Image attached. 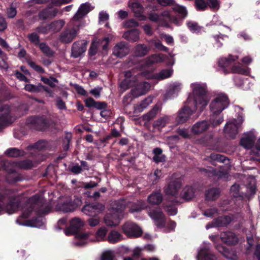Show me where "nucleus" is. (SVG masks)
<instances>
[{"mask_svg":"<svg viewBox=\"0 0 260 260\" xmlns=\"http://www.w3.org/2000/svg\"><path fill=\"white\" fill-rule=\"evenodd\" d=\"M193 96H189L187 101V105L178 112L176 121L178 123H183L187 121L192 113L198 108L202 109L208 103L207 95V90L205 84L194 83L191 84Z\"/></svg>","mask_w":260,"mask_h":260,"instance_id":"1","label":"nucleus"},{"mask_svg":"<svg viewBox=\"0 0 260 260\" xmlns=\"http://www.w3.org/2000/svg\"><path fill=\"white\" fill-rule=\"evenodd\" d=\"M34 199H30L26 203L25 206L22 208V215L20 218L17 220V222L19 225L31 226L32 228H39L45 225V220L42 216H38V217L32 219L31 220L22 221L23 218L28 217L30 213L32 211L36 204L32 205V203Z\"/></svg>","mask_w":260,"mask_h":260,"instance_id":"2","label":"nucleus"},{"mask_svg":"<svg viewBox=\"0 0 260 260\" xmlns=\"http://www.w3.org/2000/svg\"><path fill=\"white\" fill-rule=\"evenodd\" d=\"M125 207L126 204L124 201L114 202L111 209L108 210L109 212L104 217L105 223L108 226L118 225Z\"/></svg>","mask_w":260,"mask_h":260,"instance_id":"3","label":"nucleus"},{"mask_svg":"<svg viewBox=\"0 0 260 260\" xmlns=\"http://www.w3.org/2000/svg\"><path fill=\"white\" fill-rule=\"evenodd\" d=\"M9 165L16 166L22 169H28L32 166V162L28 160L13 163V164L6 162L5 165V169L9 172V174L7 176V180L10 183L21 180V177L15 171L7 168V166Z\"/></svg>","mask_w":260,"mask_h":260,"instance_id":"4","label":"nucleus"},{"mask_svg":"<svg viewBox=\"0 0 260 260\" xmlns=\"http://www.w3.org/2000/svg\"><path fill=\"white\" fill-rule=\"evenodd\" d=\"M229 104V99L224 93H219L215 95L210 104V109L214 114L221 113L228 107Z\"/></svg>","mask_w":260,"mask_h":260,"instance_id":"5","label":"nucleus"},{"mask_svg":"<svg viewBox=\"0 0 260 260\" xmlns=\"http://www.w3.org/2000/svg\"><path fill=\"white\" fill-rule=\"evenodd\" d=\"M6 199V197L0 193V214L4 211L9 214H12L18 209L19 201L18 199L16 198H13L5 205Z\"/></svg>","mask_w":260,"mask_h":260,"instance_id":"6","label":"nucleus"},{"mask_svg":"<svg viewBox=\"0 0 260 260\" xmlns=\"http://www.w3.org/2000/svg\"><path fill=\"white\" fill-rule=\"evenodd\" d=\"M63 232L67 236L74 235L78 241L75 242L77 246H83L86 244L85 240L88 238L89 233L83 232L81 229H63Z\"/></svg>","mask_w":260,"mask_h":260,"instance_id":"7","label":"nucleus"},{"mask_svg":"<svg viewBox=\"0 0 260 260\" xmlns=\"http://www.w3.org/2000/svg\"><path fill=\"white\" fill-rule=\"evenodd\" d=\"M243 121L242 118L240 117L238 120L233 119L228 122L224 129L226 136L233 139L234 138L238 133Z\"/></svg>","mask_w":260,"mask_h":260,"instance_id":"8","label":"nucleus"},{"mask_svg":"<svg viewBox=\"0 0 260 260\" xmlns=\"http://www.w3.org/2000/svg\"><path fill=\"white\" fill-rule=\"evenodd\" d=\"M26 123L30 127L43 130L50 126L49 121L43 116L30 117L27 119Z\"/></svg>","mask_w":260,"mask_h":260,"instance_id":"9","label":"nucleus"},{"mask_svg":"<svg viewBox=\"0 0 260 260\" xmlns=\"http://www.w3.org/2000/svg\"><path fill=\"white\" fill-rule=\"evenodd\" d=\"M82 204V202L80 198H75L73 201L68 198L62 203L58 204V208L63 212H69L74 211Z\"/></svg>","mask_w":260,"mask_h":260,"instance_id":"10","label":"nucleus"},{"mask_svg":"<svg viewBox=\"0 0 260 260\" xmlns=\"http://www.w3.org/2000/svg\"><path fill=\"white\" fill-rule=\"evenodd\" d=\"M94 8L90 4L86 3L82 4L79 7L77 12L74 16L73 18L69 22V25L72 26L76 24V23H78L77 21L80 20L84 17L88 13L91 11Z\"/></svg>","mask_w":260,"mask_h":260,"instance_id":"11","label":"nucleus"},{"mask_svg":"<svg viewBox=\"0 0 260 260\" xmlns=\"http://www.w3.org/2000/svg\"><path fill=\"white\" fill-rule=\"evenodd\" d=\"M181 185V182L179 180L170 181L164 189L166 194L170 198H176L179 195Z\"/></svg>","mask_w":260,"mask_h":260,"instance_id":"12","label":"nucleus"},{"mask_svg":"<svg viewBox=\"0 0 260 260\" xmlns=\"http://www.w3.org/2000/svg\"><path fill=\"white\" fill-rule=\"evenodd\" d=\"M149 216L157 226H164L166 221L165 215L159 208H154L148 211Z\"/></svg>","mask_w":260,"mask_h":260,"instance_id":"13","label":"nucleus"},{"mask_svg":"<svg viewBox=\"0 0 260 260\" xmlns=\"http://www.w3.org/2000/svg\"><path fill=\"white\" fill-rule=\"evenodd\" d=\"M235 221V216L233 214L219 217L213 221L212 225H207L206 228H219L229 225Z\"/></svg>","mask_w":260,"mask_h":260,"instance_id":"14","label":"nucleus"},{"mask_svg":"<svg viewBox=\"0 0 260 260\" xmlns=\"http://www.w3.org/2000/svg\"><path fill=\"white\" fill-rule=\"evenodd\" d=\"M238 56L229 55L228 57L221 58L218 61L219 67L221 68L220 70L224 74L230 73L231 69L230 67L233 62L238 59Z\"/></svg>","mask_w":260,"mask_h":260,"instance_id":"15","label":"nucleus"},{"mask_svg":"<svg viewBox=\"0 0 260 260\" xmlns=\"http://www.w3.org/2000/svg\"><path fill=\"white\" fill-rule=\"evenodd\" d=\"M125 78L120 84V88L122 91H124L130 87L135 85L138 79V76H133L130 71L125 72Z\"/></svg>","mask_w":260,"mask_h":260,"instance_id":"16","label":"nucleus"},{"mask_svg":"<svg viewBox=\"0 0 260 260\" xmlns=\"http://www.w3.org/2000/svg\"><path fill=\"white\" fill-rule=\"evenodd\" d=\"M256 136L253 131L245 133L240 141V144L246 149H252L254 147Z\"/></svg>","mask_w":260,"mask_h":260,"instance_id":"17","label":"nucleus"},{"mask_svg":"<svg viewBox=\"0 0 260 260\" xmlns=\"http://www.w3.org/2000/svg\"><path fill=\"white\" fill-rule=\"evenodd\" d=\"M76 25L78 26L77 23H76ZM74 26H75V25L71 26L69 24L68 26L69 27H71V28H69L66 29L61 34L60 36V40L62 42L65 43H70L75 38L78 33L79 29L75 28Z\"/></svg>","mask_w":260,"mask_h":260,"instance_id":"18","label":"nucleus"},{"mask_svg":"<svg viewBox=\"0 0 260 260\" xmlns=\"http://www.w3.org/2000/svg\"><path fill=\"white\" fill-rule=\"evenodd\" d=\"M105 209V206L101 204H88L84 206L82 211L89 216H95L101 213Z\"/></svg>","mask_w":260,"mask_h":260,"instance_id":"19","label":"nucleus"},{"mask_svg":"<svg viewBox=\"0 0 260 260\" xmlns=\"http://www.w3.org/2000/svg\"><path fill=\"white\" fill-rule=\"evenodd\" d=\"M87 42L83 40L74 42L72 48V56L77 58L84 53L87 48Z\"/></svg>","mask_w":260,"mask_h":260,"instance_id":"20","label":"nucleus"},{"mask_svg":"<svg viewBox=\"0 0 260 260\" xmlns=\"http://www.w3.org/2000/svg\"><path fill=\"white\" fill-rule=\"evenodd\" d=\"M173 73L172 69H166L161 70L159 73L153 75L151 73L143 72L139 76H142L148 79L155 78L158 80H163L171 76Z\"/></svg>","mask_w":260,"mask_h":260,"instance_id":"21","label":"nucleus"},{"mask_svg":"<svg viewBox=\"0 0 260 260\" xmlns=\"http://www.w3.org/2000/svg\"><path fill=\"white\" fill-rule=\"evenodd\" d=\"M161 16L162 18V22H161L162 25L168 26V22L172 23L177 26H179L181 24V20L172 15L169 10H165L162 12L161 13Z\"/></svg>","mask_w":260,"mask_h":260,"instance_id":"22","label":"nucleus"},{"mask_svg":"<svg viewBox=\"0 0 260 260\" xmlns=\"http://www.w3.org/2000/svg\"><path fill=\"white\" fill-rule=\"evenodd\" d=\"M129 52V49L124 42L117 43L113 48V54L117 57H122Z\"/></svg>","mask_w":260,"mask_h":260,"instance_id":"23","label":"nucleus"},{"mask_svg":"<svg viewBox=\"0 0 260 260\" xmlns=\"http://www.w3.org/2000/svg\"><path fill=\"white\" fill-rule=\"evenodd\" d=\"M150 88L149 83L144 82L137 84V86L131 90L132 95L136 98L144 94Z\"/></svg>","mask_w":260,"mask_h":260,"instance_id":"24","label":"nucleus"},{"mask_svg":"<svg viewBox=\"0 0 260 260\" xmlns=\"http://www.w3.org/2000/svg\"><path fill=\"white\" fill-rule=\"evenodd\" d=\"M221 241L228 245H235L238 242V238L233 232L226 231L220 235Z\"/></svg>","mask_w":260,"mask_h":260,"instance_id":"25","label":"nucleus"},{"mask_svg":"<svg viewBox=\"0 0 260 260\" xmlns=\"http://www.w3.org/2000/svg\"><path fill=\"white\" fill-rule=\"evenodd\" d=\"M129 7L135 13L136 17L139 18L140 20H143L146 19V17L143 14L144 12V8L143 6L138 3H129Z\"/></svg>","mask_w":260,"mask_h":260,"instance_id":"26","label":"nucleus"},{"mask_svg":"<svg viewBox=\"0 0 260 260\" xmlns=\"http://www.w3.org/2000/svg\"><path fill=\"white\" fill-rule=\"evenodd\" d=\"M209 128V124L206 121H200L196 123L191 127V132L194 135L200 134L207 131Z\"/></svg>","mask_w":260,"mask_h":260,"instance_id":"27","label":"nucleus"},{"mask_svg":"<svg viewBox=\"0 0 260 260\" xmlns=\"http://www.w3.org/2000/svg\"><path fill=\"white\" fill-rule=\"evenodd\" d=\"M198 256L202 260H216V256L212 254L207 247L202 248L198 253Z\"/></svg>","mask_w":260,"mask_h":260,"instance_id":"28","label":"nucleus"},{"mask_svg":"<svg viewBox=\"0 0 260 260\" xmlns=\"http://www.w3.org/2000/svg\"><path fill=\"white\" fill-rule=\"evenodd\" d=\"M58 11L56 9L48 8L39 13V17L42 19L52 18L56 16Z\"/></svg>","mask_w":260,"mask_h":260,"instance_id":"29","label":"nucleus"},{"mask_svg":"<svg viewBox=\"0 0 260 260\" xmlns=\"http://www.w3.org/2000/svg\"><path fill=\"white\" fill-rule=\"evenodd\" d=\"M123 233L130 238H137L142 236V229H122Z\"/></svg>","mask_w":260,"mask_h":260,"instance_id":"30","label":"nucleus"},{"mask_svg":"<svg viewBox=\"0 0 260 260\" xmlns=\"http://www.w3.org/2000/svg\"><path fill=\"white\" fill-rule=\"evenodd\" d=\"M140 32L138 29H133L125 32L123 37L131 42H137L139 40Z\"/></svg>","mask_w":260,"mask_h":260,"instance_id":"31","label":"nucleus"},{"mask_svg":"<svg viewBox=\"0 0 260 260\" xmlns=\"http://www.w3.org/2000/svg\"><path fill=\"white\" fill-rule=\"evenodd\" d=\"M149 50V48L146 45L139 44L135 47L134 53L137 56L142 57L146 55Z\"/></svg>","mask_w":260,"mask_h":260,"instance_id":"32","label":"nucleus"},{"mask_svg":"<svg viewBox=\"0 0 260 260\" xmlns=\"http://www.w3.org/2000/svg\"><path fill=\"white\" fill-rule=\"evenodd\" d=\"M146 208L145 203L142 201L133 203L129 206V211L132 213H139Z\"/></svg>","mask_w":260,"mask_h":260,"instance_id":"33","label":"nucleus"},{"mask_svg":"<svg viewBox=\"0 0 260 260\" xmlns=\"http://www.w3.org/2000/svg\"><path fill=\"white\" fill-rule=\"evenodd\" d=\"M153 101L152 96H148L144 100L141 102L139 104L137 105L135 107V110L136 112H141L145 109H146L151 103H152Z\"/></svg>","mask_w":260,"mask_h":260,"instance_id":"34","label":"nucleus"},{"mask_svg":"<svg viewBox=\"0 0 260 260\" xmlns=\"http://www.w3.org/2000/svg\"><path fill=\"white\" fill-rule=\"evenodd\" d=\"M164 55L162 54H153L146 59V64L150 66L154 63H160L164 60Z\"/></svg>","mask_w":260,"mask_h":260,"instance_id":"35","label":"nucleus"},{"mask_svg":"<svg viewBox=\"0 0 260 260\" xmlns=\"http://www.w3.org/2000/svg\"><path fill=\"white\" fill-rule=\"evenodd\" d=\"M172 8L175 12L179 14L180 17V19H179V20L183 19L186 17L187 15V11L184 6L176 4L174 5Z\"/></svg>","mask_w":260,"mask_h":260,"instance_id":"36","label":"nucleus"},{"mask_svg":"<svg viewBox=\"0 0 260 260\" xmlns=\"http://www.w3.org/2000/svg\"><path fill=\"white\" fill-rule=\"evenodd\" d=\"M122 236L118 232L114 230L111 231L108 236V241L110 243L114 244L122 239Z\"/></svg>","mask_w":260,"mask_h":260,"instance_id":"37","label":"nucleus"},{"mask_svg":"<svg viewBox=\"0 0 260 260\" xmlns=\"http://www.w3.org/2000/svg\"><path fill=\"white\" fill-rule=\"evenodd\" d=\"M158 111V107L157 106H155L151 110H150L149 112L144 114L142 118L144 121L145 122H147L150 120L153 119L156 115L157 112Z\"/></svg>","mask_w":260,"mask_h":260,"instance_id":"38","label":"nucleus"},{"mask_svg":"<svg viewBox=\"0 0 260 260\" xmlns=\"http://www.w3.org/2000/svg\"><path fill=\"white\" fill-rule=\"evenodd\" d=\"M194 195L193 189L190 186L185 187L181 194V197L186 200H189L191 199Z\"/></svg>","mask_w":260,"mask_h":260,"instance_id":"39","label":"nucleus"},{"mask_svg":"<svg viewBox=\"0 0 260 260\" xmlns=\"http://www.w3.org/2000/svg\"><path fill=\"white\" fill-rule=\"evenodd\" d=\"M219 190L217 188H212L208 190L206 193V199L208 201H213L217 199L219 196Z\"/></svg>","mask_w":260,"mask_h":260,"instance_id":"40","label":"nucleus"},{"mask_svg":"<svg viewBox=\"0 0 260 260\" xmlns=\"http://www.w3.org/2000/svg\"><path fill=\"white\" fill-rule=\"evenodd\" d=\"M64 24V21L63 20H59L53 22L48 25L50 31L53 32H56L59 31Z\"/></svg>","mask_w":260,"mask_h":260,"instance_id":"41","label":"nucleus"},{"mask_svg":"<svg viewBox=\"0 0 260 260\" xmlns=\"http://www.w3.org/2000/svg\"><path fill=\"white\" fill-rule=\"evenodd\" d=\"M8 107L4 106L3 109L0 111L2 114H0V128L7 123L8 117L9 114Z\"/></svg>","mask_w":260,"mask_h":260,"instance_id":"42","label":"nucleus"},{"mask_svg":"<svg viewBox=\"0 0 260 260\" xmlns=\"http://www.w3.org/2000/svg\"><path fill=\"white\" fill-rule=\"evenodd\" d=\"M148 200L152 204H158L162 201V196L160 192H154L148 197Z\"/></svg>","mask_w":260,"mask_h":260,"instance_id":"43","label":"nucleus"},{"mask_svg":"<svg viewBox=\"0 0 260 260\" xmlns=\"http://www.w3.org/2000/svg\"><path fill=\"white\" fill-rule=\"evenodd\" d=\"M230 72L247 75L249 73V70L242 66H234L231 68Z\"/></svg>","mask_w":260,"mask_h":260,"instance_id":"44","label":"nucleus"},{"mask_svg":"<svg viewBox=\"0 0 260 260\" xmlns=\"http://www.w3.org/2000/svg\"><path fill=\"white\" fill-rule=\"evenodd\" d=\"M170 120V118L169 116H164L155 121L153 123V126L158 128L164 127Z\"/></svg>","mask_w":260,"mask_h":260,"instance_id":"45","label":"nucleus"},{"mask_svg":"<svg viewBox=\"0 0 260 260\" xmlns=\"http://www.w3.org/2000/svg\"><path fill=\"white\" fill-rule=\"evenodd\" d=\"M70 228H82L85 225V223L82 219L75 217L70 221Z\"/></svg>","mask_w":260,"mask_h":260,"instance_id":"46","label":"nucleus"},{"mask_svg":"<svg viewBox=\"0 0 260 260\" xmlns=\"http://www.w3.org/2000/svg\"><path fill=\"white\" fill-rule=\"evenodd\" d=\"M6 153L7 155L10 157H18L24 155V152L22 150H19L15 148H10L8 149Z\"/></svg>","mask_w":260,"mask_h":260,"instance_id":"47","label":"nucleus"},{"mask_svg":"<svg viewBox=\"0 0 260 260\" xmlns=\"http://www.w3.org/2000/svg\"><path fill=\"white\" fill-rule=\"evenodd\" d=\"M100 46V40H94L90 47L88 53L90 56H93L96 54L98 52V48Z\"/></svg>","mask_w":260,"mask_h":260,"instance_id":"48","label":"nucleus"},{"mask_svg":"<svg viewBox=\"0 0 260 260\" xmlns=\"http://www.w3.org/2000/svg\"><path fill=\"white\" fill-rule=\"evenodd\" d=\"M42 87H43V86L41 84H38L37 86L32 84H26L25 86L24 89L29 92H38L41 90Z\"/></svg>","mask_w":260,"mask_h":260,"instance_id":"49","label":"nucleus"},{"mask_svg":"<svg viewBox=\"0 0 260 260\" xmlns=\"http://www.w3.org/2000/svg\"><path fill=\"white\" fill-rule=\"evenodd\" d=\"M41 80L45 84H46L52 87L55 86V83L58 82L57 79L53 77H50L49 78H47L44 77H41Z\"/></svg>","mask_w":260,"mask_h":260,"instance_id":"50","label":"nucleus"},{"mask_svg":"<svg viewBox=\"0 0 260 260\" xmlns=\"http://www.w3.org/2000/svg\"><path fill=\"white\" fill-rule=\"evenodd\" d=\"M230 193L234 197H238L241 196L240 193V186L239 184H234L230 189Z\"/></svg>","mask_w":260,"mask_h":260,"instance_id":"51","label":"nucleus"},{"mask_svg":"<svg viewBox=\"0 0 260 260\" xmlns=\"http://www.w3.org/2000/svg\"><path fill=\"white\" fill-rule=\"evenodd\" d=\"M195 5L197 9L201 11L205 10L208 6V3L205 0H196Z\"/></svg>","mask_w":260,"mask_h":260,"instance_id":"52","label":"nucleus"},{"mask_svg":"<svg viewBox=\"0 0 260 260\" xmlns=\"http://www.w3.org/2000/svg\"><path fill=\"white\" fill-rule=\"evenodd\" d=\"M115 255L112 251H106L101 256V260H114Z\"/></svg>","mask_w":260,"mask_h":260,"instance_id":"53","label":"nucleus"},{"mask_svg":"<svg viewBox=\"0 0 260 260\" xmlns=\"http://www.w3.org/2000/svg\"><path fill=\"white\" fill-rule=\"evenodd\" d=\"M39 46L41 51L46 55L51 56L53 54V52L46 44L41 43Z\"/></svg>","mask_w":260,"mask_h":260,"instance_id":"54","label":"nucleus"},{"mask_svg":"<svg viewBox=\"0 0 260 260\" xmlns=\"http://www.w3.org/2000/svg\"><path fill=\"white\" fill-rule=\"evenodd\" d=\"M29 40L35 45H38L39 43V37L35 32L31 33L28 35Z\"/></svg>","mask_w":260,"mask_h":260,"instance_id":"55","label":"nucleus"},{"mask_svg":"<svg viewBox=\"0 0 260 260\" xmlns=\"http://www.w3.org/2000/svg\"><path fill=\"white\" fill-rule=\"evenodd\" d=\"M208 6L214 10H217L219 8V2L217 0H208Z\"/></svg>","mask_w":260,"mask_h":260,"instance_id":"56","label":"nucleus"},{"mask_svg":"<svg viewBox=\"0 0 260 260\" xmlns=\"http://www.w3.org/2000/svg\"><path fill=\"white\" fill-rule=\"evenodd\" d=\"M216 249L224 256L228 257V254L229 253V249L226 247L221 244H218L216 246Z\"/></svg>","mask_w":260,"mask_h":260,"instance_id":"57","label":"nucleus"},{"mask_svg":"<svg viewBox=\"0 0 260 260\" xmlns=\"http://www.w3.org/2000/svg\"><path fill=\"white\" fill-rule=\"evenodd\" d=\"M149 19L152 21L159 22L161 24L162 22V18H161V14L158 15L156 13H151L149 15Z\"/></svg>","mask_w":260,"mask_h":260,"instance_id":"58","label":"nucleus"},{"mask_svg":"<svg viewBox=\"0 0 260 260\" xmlns=\"http://www.w3.org/2000/svg\"><path fill=\"white\" fill-rule=\"evenodd\" d=\"M211 160L223 162L225 160V157L219 154H211L210 156Z\"/></svg>","mask_w":260,"mask_h":260,"instance_id":"59","label":"nucleus"},{"mask_svg":"<svg viewBox=\"0 0 260 260\" xmlns=\"http://www.w3.org/2000/svg\"><path fill=\"white\" fill-rule=\"evenodd\" d=\"M187 25L189 29L193 32L198 31L200 29V26L196 22H188L187 23Z\"/></svg>","mask_w":260,"mask_h":260,"instance_id":"60","label":"nucleus"},{"mask_svg":"<svg viewBox=\"0 0 260 260\" xmlns=\"http://www.w3.org/2000/svg\"><path fill=\"white\" fill-rule=\"evenodd\" d=\"M180 89V84L179 83L174 84L170 88L168 94L169 95L173 94L175 93H177Z\"/></svg>","mask_w":260,"mask_h":260,"instance_id":"61","label":"nucleus"},{"mask_svg":"<svg viewBox=\"0 0 260 260\" xmlns=\"http://www.w3.org/2000/svg\"><path fill=\"white\" fill-rule=\"evenodd\" d=\"M107 233V229H99L96 233V238L102 239L105 238Z\"/></svg>","mask_w":260,"mask_h":260,"instance_id":"62","label":"nucleus"},{"mask_svg":"<svg viewBox=\"0 0 260 260\" xmlns=\"http://www.w3.org/2000/svg\"><path fill=\"white\" fill-rule=\"evenodd\" d=\"M7 14L8 18H13L16 16L17 11L14 7L11 6L9 8L7 9Z\"/></svg>","mask_w":260,"mask_h":260,"instance_id":"63","label":"nucleus"},{"mask_svg":"<svg viewBox=\"0 0 260 260\" xmlns=\"http://www.w3.org/2000/svg\"><path fill=\"white\" fill-rule=\"evenodd\" d=\"M260 152V138L257 140L252 150V153L255 155H258Z\"/></svg>","mask_w":260,"mask_h":260,"instance_id":"64","label":"nucleus"}]
</instances>
